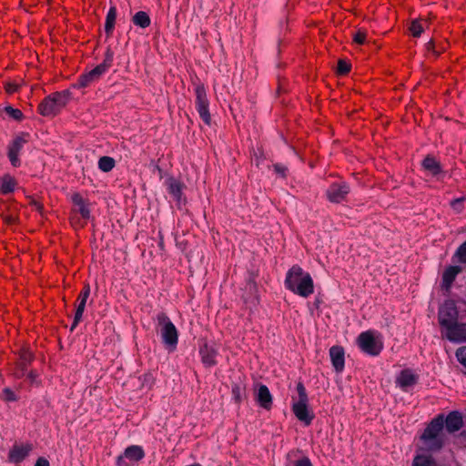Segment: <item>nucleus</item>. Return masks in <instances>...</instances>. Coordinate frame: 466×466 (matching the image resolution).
Masks as SVG:
<instances>
[{"label":"nucleus","instance_id":"1","mask_svg":"<svg viewBox=\"0 0 466 466\" xmlns=\"http://www.w3.org/2000/svg\"><path fill=\"white\" fill-rule=\"evenodd\" d=\"M284 283L287 289L302 298H308L314 292L311 276L298 265L289 269Z\"/></svg>","mask_w":466,"mask_h":466},{"label":"nucleus","instance_id":"2","mask_svg":"<svg viewBox=\"0 0 466 466\" xmlns=\"http://www.w3.org/2000/svg\"><path fill=\"white\" fill-rule=\"evenodd\" d=\"M71 99L72 93L70 89L52 93L39 104L38 112L43 116H55Z\"/></svg>","mask_w":466,"mask_h":466},{"label":"nucleus","instance_id":"3","mask_svg":"<svg viewBox=\"0 0 466 466\" xmlns=\"http://www.w3.org/2000/svg\"><path fill=\"white\" fill-rule=\"evenodd\" d=\"M156 320L163 344L168 350H175L178 342V332L176 326L164 312L158 313Z\"/></svg>","mask_w":466,"mask_h":466},{"label":"nucleus","instance_id":"4","mask_svg":"<svg viewBox=\"0 0 466 466\" xmlns=\"http://www.w3.org/2000/svg\"><path fill=\"white\" fill-rule=\"evenodd\" d=\"M114 53L111 49H107L105 55L104 61L90 70L86 74L79 76L76 83L72 85L73 88H82L90 86L93 82L96 81L103 74H105L112 66Z\"/></svg>","mask_w":466,"mask_h":466},{"label":"nucleus","instance_id":"5","mask_svg":"<svg viewBox=\"0 0 466 466\" xmlns=\"http://www.w3.org/2000/svg\"><path fill=\"white\" fill-rule=\"evenodd\" d=\"M298 398L293 399L292 411L296 418L304 422L305 425H309L314 418L313 413L309 410L308 407V394L302 382L297 384Z\"/></svg>","mask_w":466,"mask_h":466},{"label":"nucleus","instance_id":"6","mask_svg":"<svg viewBox=\"0 0 466 466\" xmlns=\"http://www.w3.org/2000/svg\"><path fill=\"white\" fill-rule=\"evenodd\" d=\"M357 343L360 349L370 356H378L383 349L380 335L373 330L361 332L357 339Z\"/></svg>","mask_w":466,"mask_h":466},{"label":"nucleus","instance_id":"7","mask_svg":"<svg viewBox=\"0 0 466 466\" xmlns=\"http://www.w3.org/2000/svg\"><path fill=\"white\" fill-rule=\"evenodd\" d=\"M196 94V108L201 119L207 125H210L211 116L208 109V100L207 97L206 89L203 85H197L195 88Z\"/></svg>","mask_w":466,"mask_h":466},{"label":"nucleus","instance_id":"8","mask_svg":"<svg viewBox=\"0 0 466 466\" xmlns=\"http://www.w3.org/2000/svg\"><path fill=\"white\" fill-rule=\"evenodd\" d=\"M442 337L451 342L461 343L466 341V325L454 322L441 329Z\"/></svg>","mask_w":466,"mask_h":466},{"label":"nucleus","instance_id":"9","mask_svg":"<svg viewBox=\"0 0 466 466\" xmlns=\"http://www.w3.org/2000/svg\"><path fill=\"white\" fill-rule=\"evenodd\" d=\"M439 323L441 329L458 320V310L452 301H446L439 309Z\"/></svg>","mask_w":466,"mask_h":466},{"label":"nucleus","instance_id":"10","mask_svg":"<svg viewBox=\"0 0 466 466\" xmlns=\"http://www.w3.org/2000/svg\"><path fill=\"white\" fill-rule=\"evenodd\" d=\"M350 193V186L344 181L334 182L327 189L328 199L332 203H340Z\"/></svg>","mask_w":466,"mask_h":466},{"label":"nucleus","instance_id":"11","mask_svg":"<svg viewBox=\"0 0 466 466\" xmlns=\"http://www.w3.org/2000/svg\"><path fill=\"white\" fill-rule=\"evenodd\" d=\"M418 375H416L411 370L406 369L400 372L396 378V384L402 390L408 391V390L413 387L418 382Z\"/></svg>","mask_w":466,"mask_h":466},{"label":"nucleus","instance_id":"12","mask_svg":"<svg viewBox=\"0 0 466 466\" xmlns=\"http://www.w3.org/2000/svg\"><path fill=\"white\" fill-rule=\"evenodd\" d=\"M443 426H444V419L443 415H439L435 419H433L431 423L424 430L421 438H432L435 437H443Z\"/></svg>","mask_w":466,"mask_h":466},{"label":"nucleus","instance_id":"13","mask_svg":"<svg viewBox=\"0 0 466 466\" xmlns=\"http://www.w3.org/2000/svg\"><path fill=\"white\" fill-rule=\"evenodd\" d=\"M201 361L206 367H212L217 364L216 357L218 355V349L215 345L203 343L199 349Z\"/></svg>","mask_w":466,"mask_h":466},{"label":"nucleus","instance_id":"14","mask_svg":"<svg viewBox=\"0 0 466 466\" xmlns=\"http://www.w3.org/2000/svg\"><path fill=\"white\" fill-rule=\"evenodd\" d=\"M255 400L260 407L268 410L272 407V395L266 385L259 384L255 392Z\"/></svg>","mask_w":466,"mask_h":466},{"label":"nucleus","instance_id":"15","mask_svg":"<svg viewBox=\"0 0 466 466\" xmlns=\"http://www.w3.org/2000/svg\"><path fill=\"white\" fill-rule=\"evenodd\" d=\"M329 356L332 365L337 372H341L344 370V350L339 346H333L329 350Z\"/></svg>","mask_w":466,"mask_h":466},{"label":"nucleus","instance_id":"16","mask_svg":"<svg viewBox=\"0 0 466 466\" xmlns=\"http://www.w3.org/2000/svg\"><path fill=\"white\" fill-rule=\"evenodd\" d=\"M444 422L446 430L451 433L458 431L463 424L462 417L458 411L450 412L447 415Z\"/></svg>","mask_w":466,"mask_h":466},{"label":"nucleus","instance_id":"17","mask_svg":"<svg viewBox=\"0 0 466 466\" xmlns=\"http://www.w3.org/2000/svg\"><path fill=\"white\" fill-rule=\"evenodd\" d=\"M165 184L168 193L172 195L176 201L179 202L182 198L183 184L173 177L167 178Z\"/></svg>","mask_w":466,"mask_h":466},{"label":"nucleus","instance_id":"18","mask_svg":"<svg viewBox=\"0 0 466 466\" xmlns=\"http://www.w3.org/2000/svg\"><path fill=\"white\" fill-rule=\"evenodd\" d=\"M31 450L32 446L30 444L15 446L9 451V459L13 462H20L29 454Z\"/></svg>","mask_w":466,"mask_h":466},{"label":"nucleus","instance_id":"19","mask_svg":"<svg viewBox=\"0 0 466 466\" xmlns=\"http://www.w3.org/2000/svg\"><path fill=\"white\" fill-rule=\"evenodd\" d=\"M73 204L77 208V211L80 213L83 218L87 219L90 218V210L88 204L82 198L79 193H75L72 198Z\"/></svg>","mask_w":466,"mask_h":466},{"label":"nucleus","instance_id":"20","mask_svg":"<svg viewBox=\"0 0 466 466\" xmlns=\"http://www.w3.org/2000/svg\"><path fill=\"white\" fill-rule=\"evenodd\" d=\"M461 271V268L460 266L448 267L442 274V286L445 289H450L455 278Z\"/></svg>","mask_w":466,"mask_h":466},{"label":"nucleus","instance_id":"21","mask_svg":"<svg viewBox=\"0 0 466 466\" xmlns=\"http://www.w3.org/2000/svg\"><path fill=\"white\" fill-rule=\"evenodd\" d=\"M124 457L132 461H138L145 456L144 451L140 446L132 445L127 447L124 451Z\"/></svg>","mask_w":466,"mask_h":466},{"label":"nucleus","instance_id":"22","mask_svg":"<svg viewBox=\"0 0 466 466\" xmlns=\"http://www.w3.org/2000/svg\"><path fill=\"white\" fill-rule=\"evenodd\" d=\"M422 167L432 176H436L441 172V164L433 157L427 156L422 161Z\"/></svg>","mask_w":466,"mask_h":466},{"label":"nucleus","instance_id":"23","mask_svg":"<svg viewBox=\"0 0 466 466\" xmlns=\"http://www.w3.org/2000/svg\"><path fill=\"white\" fill-rule=\"evenodd\" d=\"M116 19V8L115 6H111L106 14V23H105V32L107 36H111L115 23Z\"/></svg>","mask_w":466,"mask_h":466},{"label":"nucleus","instance_id":"24","mask_svg":"<svg viewBox=\"0 0 466 466\" xmlns=\"http://www.w3.org/2000/svg\"><path fill=\"white\" fill-rule=\"evenodd\" d=\"M425 448L431 451H440L444 444V437L421 438Z\"/></svg>","mask_w":466,"mask_h":466},{"label":"nucleus","instance_id":"25","mask_svg":"<svg viewBox=\"0 0 466 466\" xmlns=\"http://www.w3.org/2000/svg\"><path fill=\"white\" fill-rule=\"evenodd\" d=\"M132 22L138 27L147 28L150 25L151 20L146 12L138 11L133 15Z\"/></svg>","mask_w":466,"mask_h":466},{"label":"nucleus","instance_id":"26","mask_svg":"<svg viewBox=\"0 0 466 466\" xmlns=\"http://www.w3.org/2000/svg\"><path fill=\"white\" fill-rule=\"evenodd\" d=\"M16 182L15 178H13L9 175H5L3 177L2 180L0 181V191L3 194H8L15 190Z\"/></svg>","mask_w":466,"mask_h":466},{"label":"nucleus","instance_id":"27","mask_svg":"<svg viewBox=\"0 0 466 466\" xmlns=\"http://www.w3.org/2000/svg\"><path fill=\"white\" fill-rule=\"evenodd\" d=\"M246 387L243 382H236L232 385V398L237 403H240L245 396Z\"/></svg>","mask_w":466,"mask_h":466},{"label":"nucleus","instance_id":"28","mask_svg":"<svg viewBox=\"0 0 466 466\" xmlns=\"http://www.w3.org/2000/svg\"><path fill=\"white\" fill-rule=\"evenodd\" d=\"M412 466H437V464L430 455H417L413 460Z\"/></svg>","mask_w":466,"mask_h":466},{"label":"nucleus","instance_id":"29","mask_svg":"<svg viewBox=\"0 0 466 466\" xmlns=\"http://www.w3.org/2000/svg\"><path fill=\"white\" fill-rule=\"evenodd\" d=\"M115 167V160L110 157H101L98 160V167L103 172H109Z\"/></svg>","mask_w":466,"mask_h":466},{"label":"nucleus","instance_id":"30","mask_svg":"<svg viewBox=\"0 0 466 466\" xmlns=\"http://www.w3.org/2000/svg\"><path fill=\"white\" fill-rule=\"evenodd\" d=\"M452 259L461 264H466V240L456 249Z\"/></svg>","mask_w":466,"mask_h":466},{"label":"nucleus","instance_id":"31","mask_svg":"<svg viewBox=\"0 0 466 466\" xmlns=\"http://www.w3.org/2000/svg\"><path fill=\"white\" fill-rule=\"evenodd\" d=\"M409 29L414 37L420 36V35L424 31L423 25L419 19L412 20Z\"/></svg>","mask_w":466,"mask_h":466},{"label":"nucleus","instance_id":"32","mask_svg":"<svg viewBox=\"0 0 466 466\" xmlns=\"http://www.w3.org/2000/svg\"><path fill=\"white\" fill-rule=\"evenodd\" d=\"M5 113L15 120L20 121L23 119L24 115L21 110L14 108L10 106L5 107Z\"/></svg>","mask_w":466,"mask_h":466},{"label":"nucleus","instance_id":"33","mask_svg":"<svg viewBox=\"0 0 466 466\" xmlns=\"http://www.w3.org/2000/svg\"><path fill=\"white\" fill-rule=\"evenodd\" d=\"M2 400L5 402H12L17 400V396L10 388H5L1 396Z\"/></svg>","mask_w":466,"mask_h":466},{"label":"nucleus","instance_id":"34","mask_svg":"<svg viewBox=\"0 0 466 466\" xmlns=\"http://www.w3.org/2000/svg\"><path fill=\"white\" fill-rule=\"evenodd\" d=\"M25 140L23 137H16L9 147V152L19 153Z\"/></svg>","mask_w":466,"mask_h":466},{"label":"nucleus","instance_id":"35","mask_svg":"<svg viewBox=\"0 0 466 466\" xmlns=\"http://www.w3.org/2000/svg\"><path fill=\"white\" fill-rule=\"evenodd\" d=\"M350 70V64L343 59L339 60L338 66H337V72L339 75H346Z\"/></svg>","mask_w":466,"mask_h":466},{"label":"nucleus","instance_id":"36","mask_svg":"<svg viewBox=\"0 0 466 466\" xmlns=\"http://www.w3.org/2000/svg\"><path fill=\"white\" fill-rule=\"evenodd\" d=\"M456 357L458 361L466 367V346L461 347L456 351Z\"/></svg>","mask_w":466,"mask_h":466},{"label":"nucleus","instance_id":"37","mask_svg":"<svg viewBox=\"0 0 466 466\" xmlns=\"http://www.w3.org/2000/svg\"><path fill=\"white\" fill-rule=\"evenodd\" d=\"M20 358L22 365L25 368V366L31 362L33 355L30 351L25 350L21 352Z\"/></svg>","mask_w":466,"mask_h":466},{"label":"nucleus","instance_id":"38","mask_svg":"<svg viewBox=\"0 0 466 466\" xmlns=\"http://www.w3.org/2000/svg\"><path fill=\"white\" fill-rule=\"evenodd\" d=\"M86 304V302L78 301V305L76 307V310L75 313L76 320V322H80L83 313L85 311Z\"/></svg>","mask_w":466,"mask_h":466},{"label":"nucleus","instance_id":"39","mask_svg":"<svg viewBox=\"0 0 466 466\" xmlns=\"http://www.w3.org/2000/svg\"><path fill=\"white\" fill-rule=\"evenodd\" d=\"M365 39H366V32L362 31L360 29L358 30L353 35L354 42H356L357 44H360V45H362L365 42Z\"/></svg>","mask_w":466,"mask_h":466},{"label":"nucleus","instance_id":"40","mask_svg":"<svg viewBox=\"0 0 466 466\" xmlns=\"http://www.w3.org/2000/svg\"><path fill=\"white\" fill-rule=\"evenodd\" d=\"M18 155H19V153L8 151L9 160L14 167H18L20 165V160L18 158Z\"/></svg>","mask_w":466,"mask_h":466},{"label":"nucleus","instance_id":"41","mask_svg":"<svg viewBox=\"0 0 466 466\" xmlns=\"http://www.w3.org/2000/svg\"><path fill=\"white\" fill-rule=\"evenodd\" d=\"M452 208L458 212L461 213L463 209V200L462 199H455L451 202Z\"/></svg>","mask_w":466,"mask_h":466},{"label":"nucleus","instance_id":"42","mask_svg":"<svg viewBox=\"0 0 466 466\" xmlns=\"http://www.w3.org/2000/svg\"><path fill=\"white\" fill-rule=\"evenodd\" d=\"M425 47H426L427 51L432 52L435 56H438L439 54L441 53V51L435 50V44L432 39H431L428 43H426Z\"/></svg>","mask_w":466,"mask_h":466},{"label":"nucleus","instance_id":"43","mask_svg":"<svg viewBox=\"0 0 466 466\" xmlns=\"http://www.w3.org/2000/svg\"><path fill=\"white\" fill-rule=\"evenodd\" d=\"M294 466H312L309 458L304 457L295 461Z\"/></svg>","mask_w":466,"mask_h":466},{"label":"nucleus","instance_id":"44","mask_svg":"<svg viewBox=\"0 0 466 466\" xmlns=\"http://www.w3.org/2000/svg\"><path fill=\"white\" fill-rule=\"evenodd\" d=\"M274 169L278 174L281 175L282 177L286 176V171H287L286 167L279 165V164H276V165H274Z\"/></svg>","mask_w":466,"mask_h":466},{"label":"nucleus","instance_id":"45","mask_svg":"<svg viewBox=\"0 0 466 466\" xmlns=\"http://www.w3.org/2000/svg\"><path fill=\"white\" fill-rule=\"evenodd\" d=\"M17 88H18L17 85L13 84V83H8L5 86V90L9 94L15 92L17 90Z\"/></svg>","mask_w":466,"mask_h":466},{"label":"nucleus","instance_id":"46","mask_svg":"<svg viewBox=\"0 0 466 466\" xmlns=\"http://www.w3.org/2000/svg\"><path fill=\"white\" fill-rule=\"evenodd\" d=\"M35 466H49V461L43 457L37 459Z\"/></svg>","mask_w":466,"mask_h":466},{"label":"nucleus","instance_id":"47","mask_svg":"<svg viewBox=\"0 0 466 466\" xmlns=\"http://www.w3.org/2000/svg\"><path fill=\"white\" fill-rule=\"evenodd\" d=\"M125 459H126V458L124 457V455L118 456V457H117V460H116V464H117L118 466H124V465L126 464V462H125Z\"/></svg>","mask_w":466,"mask_h":466},{"label":"nucleus","instance_id":"48","mask_svg":"<svg viewBox=\"0 0 466 466\" xmlns=\"http://www.w3.org/2000/svg\"><path fill=\"white\" fill-rule=\"evenodd\" d=\"M88 297H89L88 295H86V294L80 292L77 300L78 301H83V302L86 303V300H87Z\"/></svg>","mask_w":466,"mask_h":466},{"label":"nucleus","instance_id":"49","mask_svg":"<svg viewBox=\"0 0 466 466\" xmlns=\"http://www.w3.org/2000/svg\"><path fill=\"white\" fill-rule=\"evenodd\" d=\"M81 292L89 296L90 295V286L88 284L85 285V287Z\"/></svg>","mask_w":466,"mask_h":466},{"label":"nucleus","instance_id":"50","mask_svg":"<svg viewBox=\"0 0 466 466\" xmlns=\"http://www.w3.org/2000/svg\"><path fill=\"white\" fill-rule=\"evenodd\" d=\"M76 317H75V318H74V321H73V323H72V325H71V328H70V330H71V331H73V330L76 329V327L77 326V324L79 323V322H76Z\"/></svg>","mask_w":466,"mask_h":466},{"label":"nucleus","instance_id":"51","mask_svg":"<svg viewBox=\"0 0 466 466\" xmlns=\"http://www.w3.org/2000/svg\"><path fill=\"white\" fill-rule=\"evenodd\" d=\"M29 377H30L32 381H35V379L36 375L34 372H30L29 373Z\"/></svg>","mask_w":466,"mask_h":466}]
</instances>
